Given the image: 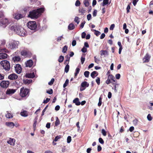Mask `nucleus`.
<instances>
[{
  "instance_id": "obj_31",
  "label": "nucleus",
  "mask_w": 153,
  "mask_h": 153,
  "mask_svg": "<svg viewBox=\"0 0 153 153\" xmlns=\"http://www.w3.org/2000/svg\"><path fill=\"white\" fill-rule=\"evenodd\" d=\"M64 57L62 56H59L58 61L59 62L61 63L63 62L64 60Z\"/></svg>"
},
{
  "instance_id": "obj_45",
  "label": "nucleus",
  "mask_w": 153,
  "mask_h": 153,
  "mask_svg": "<svg viewBox=\"0 0 153 153\" xmlns=\"http://www.w3.org/2000/svg\"><path fill=\"white\" fill-rule=\"evenodd\" d=\"M147 118L149 121H151L152 119V117L151 115L149 114L148 115Z\"/></svg>"
},
{
  "instance_id": "obj_51",
  "label": "nucleus",
  "mask_w": 153,
  "mask_h": 153,
  "mask_svg": "<svg viewBox=\"0 0 153 153\" xmlns=\"http://www.w3.org/2000/svg\"><path fill=\"white\" fill-rule=\"evenodd\" d=\"M50 100V99L47 98L45 100H44L43 102L44 104H46L48 103Z\"/></svg>"
},
{
  "instance_id": "obj_58",
  "label": "nucleus",
  "mask_w": 153,
  "mask_h": 153,
  "mask_svg": "<svg viewBox=\"0 0 153 153\" xmlns=\"http://www.w3.org/2000/svg\"><path fill=\"white\" fill-rule=\"evenodd\" d=\"M115 77L117 79H119L120 77V75L119 74H117L115 75Z\"/></svg>"
},
{
  "instance_id": "obj_48",
  "label": "nucleus",
  "mask_w": 153,
  "mask_h": 153,
  "mask_svg": "<svg viewBox=\"0 0 153 153\" xmlns=\"http://www.w3.org/2000/svg\"><path fill=\"white\" fill-rule=\"evenodd\" d=\"M37 122V121L36 120H35L34 121V123L33 124V128L34 130H35L36 129Z\"/></svg>"
},
{
  "instance_id": "obj_64",
  "label": "nucleus",
  "mask_w": 153,
  "mask_h": 153,
  "mask_svg": "<svg viewBox=\"0 0 153 153\" xmlns=\"http://www.w3.org/2000/svg\"><path fill=\"white\" fill-rule=\"evenodd\" d=\"M65 58H66V60L67 61H70V57L68 55H67L66 56H65Z\"/></svg>"
},
{
  "instance_id": "obj_46",
  "label": "nucleus",
  "mask_w": 153,
  "mask_h": 153,
  "mask_svg": "<svg viewBox=\"0 0 153 153\" xmlns=\"http://www.w3.org/2000/svg\"><path fill=\"white\" fill-rule=\"evenodd\" d=\"M101 132L102 134V135L104 136H106V131L104 129H102V130Z\"/></svg>"
},
{
  "instance_id": "obj_36",
  "label": "nucleus",
  "mask_w": 153,
  "mask_h": 153,
  "mask_svg": "<svg viewBox=\"0 0 153 153\" xmlns=\"http://www.w3.org/2000/svg\"><path fill=\"white\" fill-rule=\"evenodd\" d=\"M84 4L86 7H88L89 5V3L88 0H86L83 2Z\"/></svg>"
},
{
  "instance_id": "obj_30",
  "label": "nucleus",
  "mask_w": 153,
  "mask_h": 153,
  "mask_svg": "<svg viewBox=\"0 0 153 153\" xmlns=\"http://www.w3.org/2000/svg\"><path fill=\"white\" fill-rule=\"evenodd\" d=\"M68 47L67 45H65L62 49V52L64 53H66V51L68 50Z\"/></svg>"
},
{
  "instance_id": "obj_40",
  "label": "nucleus",
  "mask_w": 153,
  "mask_h": 153,
  "mask_svg": "<svg viewBox=\"0 0 153 153\" xmlns=\"http://www.w3.org/2000/svg\"><path fill=\"white\" fill-rule=\"evenodd\" d=\"M89 72L88 71H85L84 73V75L86 77H88L89 74Z\"/></svg>"
},
{
  "instance_id": "obj_17",
  "label": "nucleus",
  "mask_w": 153,
  "mask_h": 153,
  "mask_svg": "<svg viewBox=\"0 0 153 153\" xmlns=\"http://www.w3.org/2000/svg\"><path fill=\"white\" fill-rule=\"evenodd\" d=\"M73 102L76 105H80V102L79 101V99L78 98H75L73 100Z\"/></svg>"
},
{
  "instance_id": "obj_37",
  "label": "nucleus",
  "mask_w": 153,
  "mask_h": 153,
  "mask_svg": "<svg viewBox=\"0 0 153 153\" xmlns=\"http://www.w3.org/2000/svg\"><path fill=\"white\" fill-rule=\"evenodd\" d=\"M69 83V80L68 79H67L65 81V83L63 85V87L64 88H65L66 87Z\"/></svg>"
},
{
  "instance_id": "obj_33",
  "label": "nucleus",
  "mask_w": 153,
  "mask_h": 153,
  "mask_svg": "<svg viewBox=\"0 0 153 153\" xmlns=\"http://www.w3.org/2000/svg\"><path fill=\"white\" fill-rule=\"evenodd\" d=\"M60 124V121L58 117H56V120L55 122V125L56 126H57Z\"/></svg>"
},
{
  "instance_id": "obj_55",
  "label": "nucleus",
  "mask_w": 153,
  "mask_h": 153,
  "mask_svg": "<svg viewBox=\"0 0 153 153\" xmlns=\"http://www.w3.org/2000/svg\"><path fill=\"white\" fill-rule=\"evenodd\" d=\"M134 127L133 126H132L130 127L129 130L131 132H132L134 130Z\"/></svg>"
},
{
  "instance_id": "obj_18",
  "label": "nucleus",
  "mask_w": 153,
  "mask_h": 153,
  "mask_svg": "<svg viewBox=\"0 0 153 153\" xmlns=\"http://www.w3.org/2000/svg\"><path fill=\"white\" fill-rule=\"evenodd\" d=\"M81 87H84L86 88L88 87L89 86V84L86 81H84L82 82L81 84Z\"/></svg>"
},
{
  "instance_id": "obj_2",
  "label": "nucleus",
  "mask_w": 153,
  "mask_h": 153,
  "mask_svg": "<svg viewBox=\"0 0 153 153\" xmlns=\"http://www.w3.org/2000/svg\"><path fill=\"white\" fill-rule=\"evenodd\" d=\"M45 10V8L43 7H41L36 10H33L30 12L28 16L31 18L37 19L41 15L42 13L44 12Z\"/></svg>"
},
{
  "instance_id": "obj_29",
  "label": "nucleus",
  "mask_w": 153,
  "mask_h": 153,
  "mask_svg": "<svg viewBox=\"0 0 153 153\" xmlns=\"http://www.w3.org/2000/svg\"><path fill=\"white\" fill-rule=\"evenodd\" d=\"M7 114L5 115L6 117L7 118H11L13 117V115L12 114L8 112V111H7Z\"/></svg>"
},
{
  "instance_id": "obj_12",
  "label": "nucleus",
  "mask_w": 153,
  "mask_h": 153,
  "mask_svg": "<svg viewBox=\"0 0 153 153\" xmlns=\"http://www.w3.org/2000/svg\"><path fill=\"white\" fill-rule=\"evenodd\" d=\"M18 78V76L17 75L14 73L10 74L8 76V79L11 80L16 79Z\"/></svg>"
},
{
  "instance_id": "obj_56",
  "label": "nucleus",
  "mask_w": 153,
  "mask_h": 153,
  "mask_svg": "<svg viewBox=\"0 0 153 153\" xmlns=\"http://www.w3.org/2000/svg\"><path fill=\"white\" fill-rule=\"evenodd\" d=\"M114 27H115L114 24H112L111 25L110 28V29L111 30H113Z\"/></svg>"
},
{
  "instance_id": "obj_15",
  "label": "nucleus",
  "mask_w": 153,
  "mask_h": 153,
  "mask_svg": "<svg viewBox=\"0 0 153 153\" xmlns=\"http://www.w3.org/2000/svg\"><path fill=\"white\" fill-rule=\"evenodd\" d=\"M5 125L6 126L11 128H13L15 126L14 124L12 122H6L5 123Z\"/></svg>"
},
{
  "instance_id": "obj_6",
  "label": "nucleus",
  "mask_w": 153,
  "mask_h": 153,
  "mask_svg": "<svg viewBox=\"0 0 153 153\" xmlns=\"http://www.w3.org/2000/svg\"><path fill=\"white\" fill-rule=\"evenodd\" d=\"M28 27L31 30H34L37 28V25L35 21H30L27 23Z\"/></svg>"
},
{
  "instance_id": "obj_53",
  "label": "nucleus",
  "mask_w": 153,
  "mask_h": 153,
  "mask_svg": "<svg viewBox=\"0 0 153 153\" xmlns=\"http://www.w3.org/2000/svg\"><path fill=\"white\" fill-rule=\"evenodd\" d=\"M131 8V7L129 4L127 6V7L126 8V10H127V13H128L129 12V10Z\"/></svg>"
},
{
  "instance_id": "obj_32",
  "label": "nucleus",
  "mask_w": 153,
  "mask_h": 153,
  "mask_svg": "<svg viewBox=\"0 0 153 153\" xmlns=\"http://www.w3.org/2000/svg\"><path fill=\"white\" fill-rule=\"evenodd\" d=\"M85 10L83 8H80L79 9V12L82 14H84L85 13Z\"/></svg>"
},
{
  "instance_id": "obj_5",
  "label": "nucleus",
  "mask_w": 153,
  "mask_h": 153,
  "mask_svg": "<svg viewBox=\"0 0 153 153\" xmlns=\"http://www.w3.org/2000/svg\"><path fill=\"white\" fill-rule=\"evenodd\" d=\"M0 64L3 68L6 71H9L10 68V65L9 61L7 60H2L0 62Z\"/></svg>"
},
{
  "instance_id": "obj_52",
  "label": "nucleus",
  "mask_w": 153,
  "mask_h": 153,
  "mask_svg": "<svg viewBox=\"0 0 153 153\" xmlns=\"http://www.w3.org/2000/svg\"><path fill=\"white\" fill-rule=\"evenodd\" d=\"M99 142L102 144H103L104 143V141L101 138H100L99 139Z\"/></svg>"
},
{
  "instance_id": "obj_38",
  "label": "nucleus",
  "mask_w": 153,
  "mask_h": 153,
  "mask_svg": "<svg viewBox=\"0 0 153 153\" xmlns=\"http://www.w3.org/2000/svg\"><path fill=\"white\" fill-rule=\"evenodd\" d=\"M102 97H100L99 98V102L98 104V106H100L101 105L102 103Z\"/></svg>"
},
{
  "instance_id": "obj_49",
  "label": "nucleus",
  "mask_w": 153,
  "mask_h": 153,
  "mask_svg": "<svg viewBox=\"0 0 153 153\" xmlns=\"http://www.w3.org/2000/svg\"><path fill=\"white\" fill-rule=\"evenodd\" d=\"M80 4V1L78 0H77L75 3V5L76 6H79Z\"/></svg>"
},
{
  "instance_id": "obj_4",
  "label": "nucleus",
  "mask_w": 153,
  "mask_h": 153,
  "mask_svg": "<svg viewBox=\"0 0 153 153\" xmlns=\"http://www.w3.org/2000/svg\"><path fill=\"white\" fill-rule=\"evenodd\" d=\"M19 44V41L12 40L10 42L8 45V47L11 49H16L18 48Z\"/></svg>"
},
{
  "instance_id": "obj_13",
  "label": "nucleus",
  "mask_w": 153,
  "mask_h": 153,
  "mask_svg": "<svg viewBox=\"0 0 153 153\" xmlns=\"http://www.w3.org/2000/svg\"><path fill=\"white\" fill-rule=\"evenodd\" d=\"M16 90L13 89H8L7 90L6 93L7 94L10 95L13 94Z\"/></svg>"
},
{
  "instance_id": "obj_59",
  "label": "nucleus",
  "mask_w": 153,
  "mask_h": 153,
  "mask_svg": "<svg viewBox=\"0 0 153 153\" xmlns=\"http://www.w3.org/2000/svg\"><path fill=\"white\" fill-rule=\"evenodd\" d=\"M91 17V15L90 14H88L87 16V19L89 21L90 20Z\"/></svg>"
},
{
  "instance_id": "obj_9",
  "label": "nucleus",
  "mask_w": 153,
  "mask_h": 153,
  "mask_svg": "<svg viewBox=\"0 0 153 153\" xmlns=\"http://www.w3.org/2000/svg\"><path fill=\"white\" fill-rule=\"evenodd\" d=\"M10 84V82L8 81H2L0 83L1 87L3 88H7L8 87Z\"/></svg>"
},
{
  "instance_id": "obj_21",
  "label": "nucleus",
  "mask_w": 153,
  "mask_h": 153,
  "mask_svg": "<svg viewBox=\"0 0 153 153\" xmlns=\"http://www.w3.org/2000/svg\"><path fill=\"white\" fill-rule=\"evenodd\" d=\"M21 115L24 117H26L28 116V112L26 111H23L20 113Z\"/></svg>"
},
{
  "instance_id": "obj_50",
  "label": "nucleus",
  "mask_w": 153,
  "mask_h": 153,
  "mask_svg": "<svg viewBox=\"0 0 153 153\" xmlns=\"http://www.w3.org/2000/svg\"><path fill=\"white\" fill-rule=\"evenodd\" d=\"M71 140V138L70 136H68L67 138V142L68 143H69Z\"/></svg>"
},
{
  "instance_id": "obj_39",
  "label": "nucleus",
  "mask_w": 153,
  "mask_h": 153,
  "mask_svg": "<svg viewBox=\"0 0 153 153\" xmlns=\"http://www.w3.org/2000/svg\"><path fill=\"white\" fill-rule=\"evenodd\" d=\"M54 79L53 78H52L50 81L48 82V85H52L53 84V83L54 82Z\"/></svg>"
},
{
  "instance_id": "obj_8",
  "label": "nucleus",
  "mask_w": 153,
  "mask_h": 153,
  "mask_svg": "<svg viewBox=\"0 0 153 153\" xmlns=\"http://www.w3.org/2000/svg\"><path fill=\"white\" fill-rule=\"evenodd\" d=\"M111 80H113L114 82H116L114 76L112 74H109L108 76L107 79L105 81L106 83L108 85L110 84L111 83Z\"/></svg>"
},
{
  "instance_id": "obj_7",
  "label": "nucleus",
  "mask_w": 153,
  "mask_h": 153,
  "mask_svg": "<svg viewBox=\"0 0 153 153\" xmlns=\"http://www.w3.org/2000/svg\"><path fill=\"white\" fill-rule=\"evenodd\" d=\"M21 54L25 57H30L32 55L31 52L28 50H22L21 52Z\"/></svg>"
},
{
  "instance_id": "obj_61",
  "label": "nucleus",
  "mask_w": 153,
  "mask_h": 153,
  "mask_svg": "<svg viewBox=\"0 0 153 153\" xmlns=\"http://www.w3.org/2000/svg\"><path fill=\"white\" fill-rule=\"evenodd\" d=\"M124 131V128L123 126H122L120 129V132L121 133H123Z\"/></svg>"
},
{
  "instance_id": "obj_63",
  "label": "nucleus",
  "mask_w": 153,
  "mask_h": 153,
  "mask_svg": "<svg viewBox=\"0 0 153 153\" xmlns=\"http://www.w3.org/2000/svg\"><path fill=\"white\" fill-rule=\"evenodd\" d=\"M46 127L48 128H49L51 127V123H48L46 125Z\"/></svg>"
},
{
  "instance_id": "obj_16",
  "label": "nucleus",
  "mask_w": 153,
  "mask_h": 153,
  "mask_svg": "<svg viewBox=\"0 0 153 153\" xmlns=\"http://www.w3.org/2000/svg\"><path fill=\"white\" fill-rule=\"evenodd\" d=\"M21 59L19 56H15L13 57L12 60L14 62H18Z\"/></svg>"
},
{
  "instance_id": "obj_20",
  "label": "nucleus",
  "mask_w": 153,
  "mask_h": 153,
  "mask_svg": "<svg viewBox=\"0 0 153 153\" xmlns=\"http://www.w3.org/2000/svg\"><path fill=\"white\" fill-rule=\"evenodd\" d=\"M25 76L27 78H34L35 76L34 73L26 74Z\"/></svg>"
},
{
  "instance_id": "obj_35",
  "label": "nucleus",
  "mask_w": 153,
  "mask_h": 153,
  "mask_svg": "<svg viewBox=\"0 0 153 153\" xmlns=\"http://www.w3.org/2000/svg\"><path fill=\"white\" fill-rule=\"evenodd\" d=\"M69 69V65H66L65 67V71L67 73L68 72Z\"/></svg>"
},
{
  "instance_id": "obj_19",
  "label": "nucleus",
  "mask_w": 153,
  "mask_h": 153,
  "mask_svg": "<svg viewBox=\"0 0 153 153\" xmlns=\"http://www.w3.org/2000/svg\"><path fill=\"white\" fill-rule=\"evenodd\" d=\"M7 55L5 53H0V59H4L7 57Z\"/></svg>"
},
{
  "instance_id": "obj_60",
  "label": "nucleus",
  "mask_w": 153,
  "mask_h": 153,
  "mask_svg": "<svg viewBox=\"0 0 153 153\" xmlns=\"http://www.w3.org/2000/svg\"><path fill=\"white\" fill-rule=\"evenodd\" d=\"M81 51L83 53H85L87 51V49L85 47H83Z\"/></svg>"
},
{
  "instance_id": "obj_57",
  "label": "nucleus",
  "mask_w": 153,
  "mask_h": 153,
  "mask_svg": "<svg viewBox=\"0 0 153 153\" xmlns=\"http://www.w3.org/2000/svg\"><path fill=\"white\" fill-rule=\"evenodd\" d=\"M97 11L95 10L93 13V15L94 17L96 16H97Z\"/></svg>"
},
{
  "instance_id": "obj_27",
  "label": "nucleus",
  "mask_w": 153,
  "mask_h": 153,
  "mask_svg": "<svg viewBox=\"0 0 153 153\" xmlns=\"http://www.w3.org/2000/svg\"><path fill=\"white\" fill-rule=\"evenodd\" d=\"M1 22L2 25L6 26L8 24V21L7 19H5L1 21Z\"/></svg>"
},
{
  "instance_id": "obj_26",
  "label": "nucleus",
  "mask_w": 153,
  "mask_h": 153,
  "mask_svg": "<svg viewBox=\"0 0 153 153\" xmlns=\"http://www.w3.org/2000/svg\"><path fill=\"white\" fill-rule=\"evenodd\" d=\"M100 55L101 56L105 55H108V52L106 50H101L100 51Z\"/></svg>"
},
{
  "instance_id": "obj_25",
  "label": "nucleus",
  "mask_w": 153,
  "mask_h": 153,
  "mask_svg": "<svg viewBox=\"0 0 153 153\" xmlns=\"http://www.w3.org/2000/svg\"><path fill=\"white\" fill-rule=\"evenodd\" d=\"M23 16L22 15L20 14H17L16 15V16L15 17V18L17 20H19L20 19L23 18Z\"/></svg>"
},
{
  "instance_id": "obj_43",
  "label": "nucleus",
  "mask_w": 153,
  "mask_h": 153,
  "mask_svg": "<svg viewBox=\"0 0 153 153\" xmlns=\"http://www.w3.org/2000/svg\"><path fill=\"white\" fill-rule=\"evenodd\" d=\"M108 1L109 0H103V1L102 5L104 6L105 5L107 4L108 3Z\"/></svg>"
},
{
  "instance_id": "obj_34",
  "label": "nucleus",
  "mask_w": 153,
  "mask_h": 153,
  "mask_svg": "<svg viewBox=\"0 0 153 153\" xmlns=\"http://www.w3.org/2000/svg\"><path fill=\"white\" fill-rule=\"evenodd\" d=\"M80 71V69L79 68H76V69L75 72L74 73L75 77L77 76V74H79Z\"/></svg>"
},
{
  "instance_id": "obj_1",
  "label": "nucleus",
  "mask_w": 153,
  "mask_h": 153,
  "mask_svg": "<svg viewBox=\"0 0 153 153\" xmlns=\"http://www.w3.org/2000/svg\"><path fill=\"white\" fill-rule=\"evenodd\" d=\"M9 28L10 30L14 31L20 36H25V30L22 27L16 25H11L9 26Z\"/></svg>"
},
{
  "instance_id": "obj_42",
  "label": "nucleus",
  "mask_w": 153,
  "mask_h": 153,
  "mask_svg": "<svg viewBox=\"0 0 153 153\" xmlns=\"http://www.w3.org/2000/svg\"><path fill=\"white\" fill-rule=\"evenodd\" d=\"M94 30L95 31V34L97 36H98L101 33L98 30Z\"/></svg>"
},
{
  "instance_id": "obj_54",
  "label": "nucleus",
  "mask_w": 153,
  "mask_h": 153,
  "mask_svg": "<svg viewBox=\"0 0 153 153\" xmlns=\"http://www.w3.org/2000/svg\"><path fill=\"white\" fill-rule=\"evenodd\" d=\"M61 138V136H56L55 137V138L54 139V141H57L60 138Z\"/></svg>"
},
{
  "instance_id": "obj_41",
  "label": "nucleus",
  "mask_w": 153,
  "mask_h": 153,
  "mask_svg": "<svg viewBox=\"0 0 153 153\" xmlns=\"http://www.w3.org/2000/svg\"><path fill=\"white\" fill-rule=\"evenodd\" d=\"M79 18L78 17L76 16L74 18V21L75 22L77 23V24H78L79 22Z\"/></svg>"
},
{
  "instance_id": "obj_44",
  "label": "nucleus",
  "mask_w": 153,
  "mask_h": 153,
  "mask_svg": "<svg viewBox=\"0 0 153 153\" xmlns=\"http://www.w3.org/2000/svg\"><path fill=\"white\" fill-rule=\"evenodd\" d=\"M96 81L98 84L99 85L100 84V79L99 77H97V79L96 80Z\"/></svg>"
},
{
  "instance_id": "obj_24",
  "label": "nucleus",
  "mask_w": 153,
  "mask_h": 153,
  "mask_svg": "<svg viewBox=\"0 0 153 153\" xmlns=\"http://www.w3.org/2000/svg\"><path fill=\"white\" fill-rule=\"evenodd\" d=\"M98 73L96 71H93L91 74V76L93 78H94L95 76H97Z\"/></svg>"
},
{
  "instance_id": "obj_11",
  "label": "nucleus",
  "mask_w": 153,
  "mask_h": 153,
  "mask_svg": "<svg viewBox=\"0 0 153 153\" xmlns=\"http://www.w3.org/2000/svg\"><path fill=\"white\" fill-rule=\"evenodd\" d=\"M15 68L16 73L19 74L21 72L22 68L20 65L19 64L16 65Z\"/></svg>"
},
{
  "instance_id": "obj_28",
  "label": "nucleus",
  "mask_w": 153,
  "mask_h": 153,
  "mask_svg": "<svg viewBox=\"0 0 153 153\" xmlns=\"http://www.w3.org/2000/svg\"><path fill=\"white\" fill-rule=\"evenodd\" d=\"M14 140L13 139L10 138L9 140L7 141V143L11 145H13L14 144L13 142Z\"/></svg>"
},
{
  "instance_id": "obj_10",
  "label": "nucleus",
  "mask_w": 153,
  "mask_h": 153,
  "mask_svg": "<svg viewBox=\"0 0 153 153\" xmlns=\"http://www.w3.org/2000/svg\"><path fill=\"white\" fill-rule=\"evenodd\" d=\"M151 56L149 54L147 53L143 59V62H149L151 58Z\"/></svg>"
},
{
  "instance_id": "obj_47",
  "label": "nucleus",
  "mask_w": 153,
  "mask_h": 153,
  "mask_svg": "<svg viewBox=\"0 0 153 153\" xmlns=\"http://www.w3.org/2000/svg\"><path fill=\"white\" fill-rule=\"evenodd\" d=\"M46 92L50 94H51L53 93V90L52 89H50V90L47 91Z\"/></svg>"
},
{
  "instance_id": "obj_22",
  "label": "nucleus",
  "mask_w": 153,
  "mask_h": 153,
  "mask_svg": "<svg viewBox=\"0 0 153 153\" xmlns=\"http://www.w3.org/2000/svg\"><path fill=\"white\" fill-rule=\"evenodd\" d=\"M75 28V26L73 23H71L69 24L68 26V29L69 30H72L74 29Z\"/></svg>"
},
{
  "instance_id": "obj_14",
  "label": "nucleus",
  "mask_w": 153,
  "mask_h": 153,
  "mask_svg": "<svg viewBox=\"0 0 153 153\" xmlns=\"http://www.w3.org/2000/svg\"><path fill=\"white\" fill-rule=\"evenodd\" d=\"M33 64V62L32 60H29L27 61L26 64V66L31 67Z\"/></svg>"
},
{
  "instance_id": "obj_62",
  "label": "nucleus",
  "mask_w": 153,
  "mask_h": 153,
  "mask_svg": "<svg viewBox=\"0 0 153 153\" xmlns=\"http://www.w3.org/2000/svg\"><path fill=\"white\" fill-rule=\"evenodd\" d=\"M86 35V34L85 33V32H83L82 33V35H81L82 38H85V37Z\"/></svg>"
},
{
  "instance_id": "obj_23",
  "label": "nucleus",
  "mask_w": 153,
  "mask_h": 153,
  "mask_svg": "<svg viewBox=\"0 0 153 153\" xmlns=\"http://www.w3.org/2000/svg\"><path fill=\"white\" fill-rule=\"evenodd\" d=\"M32 82V80L30 79H26L25 80H23V83L24 84H30Z\"/></svg>"
},
{
  "instance_id": "obj_3",
  "label": "nucleus",
  "mask_w": 153,
  "mask_h": 153,
  "mask_svg": "<svg viewBox=\"0 0 153 153\" xmlns=\"http://www.w3.org/2000/svg\"><path fill=\"white\" fill-rule=\"evenodd\" d=\"M30 90L23 87L21 88L19 95L22 98H27L29 95Z\"/></svg>"
}]
</instances>
